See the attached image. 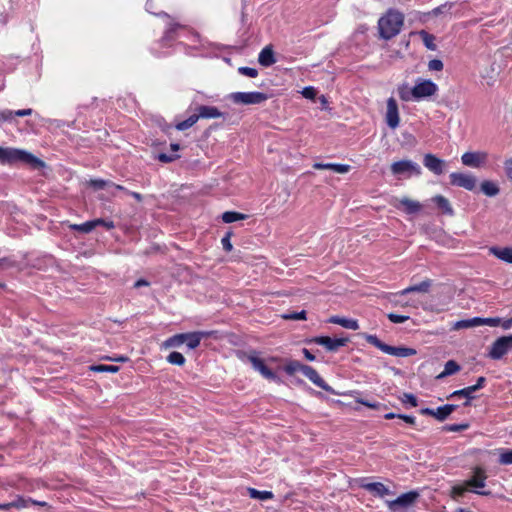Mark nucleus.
Returning <instances> with one entry per match:
<instances>
[{
    "label": "nucleus",
    "instance_id": "61",
    "mask_svg": "<svg viewBox=\"0 0 512 512\" xmlns=\"http://www.w3.org/2000/svg\"><path fill=\"white\" fill-rule=\"evenodd\" d=\"M397 418L402 419L403 421H405L406 423H408L410 425H415V423H416L415 417L410 416V415L400 414V415H397Z\"/></svg>",
    "mask_w": 512,
    "mask_h": 512
},
{
    "label": "nucleus",
    "instance_id": "59",
    "mask_svg": "<svg viewBox=\"0 0 512 512\" xmlns=\"http://www.w3.org/2000/svg\"><path fill=\"white\" fill-rule=\"evenodd\" d=\"M302 94L305 98L312 99L315 97L316 91L313 87H306L303 89Z\"/></svg>",
    "mask_w": 512,
    "mask_h": 512
},
{
    "label": "nucleus",
    "instance_id": "19",
    "mask_svg": "<svg viewBox=\"0 0 512 512\" xmlns=\"http://www.w3.org/2000/svg\"><path fill=\"white\" fill-rule=\"evenodd\" d=\"M475 393V389H473L472 386H468V387H465L463 389H460V390H456L454 392H452L449 396H448V399H454V398H458V397H464L466 400L465 402L463 403V405L465 407H468L471 405V400L474 399V394Z\"/></svg>",
    "mask_w": 512,
    "mask_h": 512
},
{
    "label": "nucleus",
    "instance_id": "58",
    "mask_svg": "<svg viewBox=\"0 0 512 512\" xmlns=\"http://www.w3.org/2000/svg\"><path fill=\"white\" fill-rule=\"evenodd\" d=\"M504 169L507 177L512 181V158L505 161Z\"/></svg>",
    "mask_w": 512,
    "mask_h": 512
},
{
    "label": "nucleus",
    "instance_id": "43",
    "mask_svg": "<svg viewBox=\"0 0 512 512\" xmlns=\"http://www.w3.org/2000/svg\"><path fill=\"white\" fill-rule=\"evenodd\" d=\"M91 370L94 371V372L116 373V372H118L119 367L115 366V365L99 364V365L92 366Z\"/></svg>",
    "mask_w": 512,
    "mask_h": 512
},
{
    "label": "nucleus",
    "instance_id": "38",
    "mask_svg": "<svg viewBox=\"0 0 512 512\" xmlns=\"http://www.w3.org/2000/svg\"><path fill=\"white\" fill-rule=\"evenodd\" d=\"M412 87H409L407 84H403L398 87V95L403 101H411L414 100V95H412Z\"/></svg>",
    "mask_w": 512,
    "mask_h": 512
},
{
    "label": "nucleus",
    "instance_id": "32",
    "mask_svg": "<svg viewBox=\"0 0 512 512\" xmlns=\"http://www.w3.org/2000/svg\"><path fill=\"white\" fill-rule=\"evenodd\" d=\"M480 188H481V191L486 196H489V197H494V196L498 195L500 192V189H499L497 183L490 181V180L483 181L481 183Z\"/></svg>",
    "mask_w": 512,
    "mask_h": 512
},
{
    "label": "nucleus",
    "instance_id": "51",
    "mask_svg": "<svg viewBox=\"0 0 512 512\" xmlns=\"http://www.w3.org/2000/svg\"><path fill=\"white\" fill-rule=\"evenodd\" d=\"M232 233L227 232L225 236L221 239L222 247L226 252H230L233 249L230 238Z\"/></svg>",
    "mask_w": 512,
    "mask_h": 512
},
{
    "label": "nucleus",
    "instance_id": "56",
    "mask_svg": "<svg viewBox=\"0 0 512 512\" xmlns=\"http://www.w3.org/2000/svg\"><path fill=\"white\" fill-rule=\"evenodd\" d=\"M466 491L467 490L465 487L457 485L452 488L451 492H452V496L454 498H456V497H463L465 495Z\"/></svg>",
    "mask_w": 512,
    "mask_h": 512
},
{
    "label": "nucleus",
    "instance_id": "22",
    "mask_svg": "<svg viewBox=\"0 0 512 512\" xmlns=\"http://www.w3.org/2000/svg\"><path fill=\"white\" fill-rule=\"evenodd\" d=\"M258 62L264 67H269L276 63L274 51L271 46H266L261 50L258 56Z\"/></svg>",
    "mask_w": 512,
    "mask_h": 512
},
{
    "label": "nucleus",
    "instance_id": "1",
    "mask_svg": "<svg viewBox=\"0 0 512 512\" xmlns=\"http://www.w3.org/2000/svg\"><path fill=\"white\" fill-rule=\"evenodd\" d=\"M0 162L3 164H15L21 162L29 165L35 170L45 167V162L33 154L25 150L10 147H0Z\"/></svg>",
    "mask_w": 512,
    "mask_h": 512
},
{
    "label": "nucleus",
    "instance_id": "8",
    "mask_svg": "<svg viewBox=\"0 0 512 512\" xmlns=\"http://www.w3.org/2000/svg\"><path fill=\"white\" fill-rule=\"evenodd\" d=\"M419 498L417 491H409L397 497L395 500L386 501L390 511L397 512L401 508H408L412 506Z\"/></svg>",
    "mask_w": 512,
    "mask_h": 512
},
{
    "label": "nucleus",
    "instance_id": "12",
    "mask_svg": "<svg viewBox=\"0 0 512 512\" xmlns=\"http://www.w3.org/2000/svg\"><path fill=\"white\" fill-rule=\"evenodd\" d=\"M391 171L394 175H402L405 173L421 174L420 166L411 160H402L394 162L391 165Z\"/></svg>",
    "mask_w": 512,
    "mask_h": 512
},
{
    "label": "nucleus",
    "instance_id": "25",
    "mask_svg": "<svg viewBox=\"0 0 512 512\" xmlns=\"http://www.w3.org/2000/svg\"><path fill=\"white\" fill-rule=\"evenodd\" d=\"M328 322L332 323V324H338L346 329H351V330H357L359 328V324H358L357 320H355V319H348V318L339 317V316H332L329 318Z\"/></svg>",
    "mask_w": 512,
    "mask_h": 512
},
{
    "label": "nucleus",
    "instance_id": "14",
    "mask_svg": "<svg viewBox=\"0 0 512 512\" xmlns=\"http://www.w3.org/2000/svg\"><path fill=\"white\" fill-rule=\"evenodd\" d=\"M423 165L436 175H441L446 167V162L436 155L428 153L423 158Z\"/></svg>",
    "mask_w": 512,
    "mask_h": 512
},
{
    "label": "nucleus",
    "instance_id": "5",
    "mask_svg": "<svg viewBox=\"0 0 512 512\" xmlns=\"http://www.w3.org/2000/svg\"><path fill=\"white\" fill-rule=\"evenodd\" d=\"M230 99L235 104L254 105L261 104L268 99L267 94L262 92H234L230 94Z\"/></svg>",
    "mask_w": 512,
    "mask_h": 512
},
{
    "label": "nucleus",
    "instance_id": "11",
    "mask_svg": "<svg viewBox=\"0 0 512 512\" xmlns=\"http://www.w3.org/2000/svg\"><path fill=\"white\" fill-rule=\"evenodd\" d=\"M487 157V153L483 151L466 152L461 156V161L467 167L479 168L486 163Z\"/></svg>",
    "mask_w": 512,
    "mask_h": 512
},
{
    "label": "nucleus",
    "instance_id": "53",
    "mask_svg": "<svg viewBox=\"0 0 512 512\" xmlns=\"http://www.w3.org/2000/svg\"><path fill=\"white\" fill-rule=\"evenodd\" d=\"M177 158H179V155H176V154L169 155L166 153H160L157 156V159L162 163H170V162H173L174 160H176Z\"/></svg>",
    "mask_w": 512,
    "mask_h": 512
},
{
    "label": "nucleus",
    "instance_id": "46",
    "mask_svg": "<svg viewBox=\"0 0 512 512\" xmlns=\"http://www.w3.org/2000/svg\"><path fill=\"white\" fill-rule=\"evenodd\" d=\"M469 424L461 423V424H449L443 427L445 431L449 432H460L468 429Z\"/></svg>",
    "mask_w": 512,
    "mask_h": 512
},
{
    "label": "nucleus",
    "instance_id": "60",
    "mask_svg": "<svg viewBox=\"0 0 512 512\" xmlns=\"http://www.w3.org/2000/svg\"><path fill=\"white\" fill-rule=\"evenodd\" d=\"M487 380L485 377L481 376L477 379L476 383L474 385H472L473 389H475V392L482 389L485 384H486Z\"/></svg>",
    "mask_w": 512,
    "mask_h": 512
},
{
    "label": "nucleus",
    "instance_id": "36",
    "mask_svg": "<svg viewBox=\"0 0 512 512\" xmlns=\"http://www.w3.org/2000/svg\"><path fill=\"white\" fill-rule=\"evenodd\" d=\"M248 494L253 499L268 500L273 498L271 491H259L255 488H248Z\"/></svg>",
    "mask_w": 512,
    "mask_h": 512
},
{
    "label": "nucleus",
    "instance_id": "33",
    "mask_svg": "<svg viewBox=\"0 0 512 512\" xmlns=\"http://www.w3.org/2000/svg\"><path fill=\"white\" fill-rule=\"evenodd\" d=\"M307 365L305 364H302L300 361H297V360H291L289 361L285 367H284V371L289 374V375H293L295 374L296 372H301L303 373L304 371V367H306Z\"/></svg>",
    "mask_w": 512,
    "mask_h": 512
},
{
    "label": "nucleus",
    "instance_id": "3",
    "mask_svg": "<svg viewBox=\"0 0 512 512\" xmlns=\"http://www.w3.org/2000/svg\"><path fill=\"white\" fill-rule=\"evenodd\" d=\"M362 337L371 345L381 350L383 353L396 357H409L416 354V350L408 347H395L382 342L376 335L362 334Z\"/></svg>",
    "mask_w": 512,
    "mask_h": 512
},
{
    "label": "nucleus",
    "instance_id": "63",
    "mask_svg": "<svg viewBox=\"0 0 512 512\" xmlns=\"http://www.w3.org/2000/svg\"><path fill=\"white\" fill-rule=\"evenodd\" d=\"M448 6H449V5H448L447 3H446V4H443V5H440V6H438V7L434 8V9L432 10V14H433L434 16H438V15H440L441 13H443V12L447 9V7H448Z\"/></svg>",
    "mask_w": 512,
    "mask_h": 512
},
{
    "label": "nucleus",
    "instance_id": "42",
    "mask_svg": "<svg viewBox=\"0 0 512 512\" xmlns=\"http://www.w3.org/2000/svg\"><path fill=\"white\" fill-rule=\"evenodd\" d=\"M180 24H170L169 28L165 31L164 36L162 37L163 42H169L175 39V33L177 29L181 28Z\"/></svg>",
    "mask_w": 512,
    "mask_h": 512
},
{
    "label": "nucleus",
    "instance_id": "55",
    "mask_svg": "<svg viewBox=\"0 0 512 512\" xmlns=\"http://www.w3.org/2000/svg\"><path fill=\"white\" fill-rule=\"evenodd\" d=\"M357 402L371 409H380L383 406L381 403L371 402L364 399H359Z\"/></svg>",
    "mask_w": 512,
    "mask_h": 512
},
{
    "label": "nucleus",
    "instance_id": "35",
    "mask_svg": "<svg viewBox=\"0 0 512 512\" xmlns=\"http://www.w3.org/2000/svg\"><path fill=\"white\" fill-rule=\"evenodd\" d=\"M248 216L235 211H226L222 214V220L224 223H232L239 220H245Z\"/></svg>",
    "mask_w": 512,
    "mask_h": 512
},
{
    "label": "nucleus",
    "instance_id": "39",
    "mask_svg": "<svg viewBox=\"0 0 512 512\" xmlns=\"http://www.w3.org/2000/svg\"><path fill=\"white\" fill-rule=\"evenodd\" d=\"M198 120H199V116H196V113L192 114L186 120L177 123L176 129L179 131H184V130L192 127Z\"/></svg>",
    "mask_w": 512,
    "mask_h": 512
},
{
    "label": "nucleus",
    "instance_id": "2",
    "mask_svg": "<svg viewBox=\"0 0 512 512\" xmlns=\"http://www.w3.org/2000/svg\"><path fill=\"white\" fill-rule=\"evenodd\" d=\"M404 24V15L397 11L390 9L378 21V29L380 37L385 40H390L401 31Z\"/></svg>",
    "mask_w": 512,
    "mask_h": 512
},
{
    "label": "nucleus",
    "instance_id": "41",
    "mask_svg": "<svg viewBox=\"0 0 512 512\" xmlns=\"http://www.w3.org/2000/svg\"><path fill=\"white\" fill-rule=\"evenodd\" d=\"M184 344V333L176 334L164 342L165 347H179Z\"/></svg>",
    "mask_w": 512,
    "mask_h": 512
},
{
    "label": "nucleus",
    "instance_id": "31",
    "mask_svg": "<svg viewBox=\"0 0 512 512\" xmlns=\"http://www.w3.org/2000/svg\"><path fill=\"white\" fill-rule=\"evenodd\" d=\"M461 369L460 365L454 361L449 360L445 363L444 370L436 377L437 379H443L447 376L453 375L459 372Z\"/></svg>",
    "mask_w": 512,
    "mask_h": 512
},
{
    "label": "nucleus",
    "instance_id": "20",
    "mask_svg": "<svg viewBox=\"0 0 512 512\" xmlns=\"http://www.w3.org/2000/svg\"><path fill=\"white\" fill-rule=\"evenodd\" d=\"M362 487L372 493L374 496L384 497L390 494V490L381 482H371L363 484Z\"/></svg>",
    "mask_w": 512,
    "mask_h": 512
},
{
    "label": "nucleus",
    "instance_id": "23",
    "mask_svg": "<svg viewBox=\"0 0 512 512\" xmlns=\"http://www.w3.org/2000/svg\"><path fill=\"white\" fill-rule=\"evenodd\" d=\"M487 476L482 468H476L475 475L466 481V485L472 488H484Z\"/></svg>",
    "mask_w": 512,
    "mask_h": 512
},
{
    "label": "nucleus",
    "instance_id": "62",
    "mask_svg": "<svg viewBox=\"0 0 512 512\" xmlns=\"http://www.w3.org/2000/svg\"><path fill=\"white\" fill-rule=\"evenodd\" d=\"M32 112H33V110L31 108H27V109H21V110L14 111V115L18 116V117H24V116L31 115Z\"/></svg>",
    "mask_w": 512,
    "mask_h": 512
},
{
    "label": "nucleus",
    "instance_id": "50",
    "mask_svg": "<svg viewBox=\"0 0 512 512\" xmlns=\"http://www.w3.org/2000/svg\"><path fill=\"white\" fill-rule=\"evenodd\" d=\"M443 67V62L440 59H432L428 63V69L430 71H442Z\"/></svg>",
    "mask_w": 512,
    "mask_h": 512
},
{
    "label": "nucleus",
    "instance_id": "54",
    "mask_svg": "<svg viewBox=\"0 0 512 512\" xmlns=\"http://www.w3.org/2000/svg\"><path fill=\"white\" fill-rule=\"evenodd\" d=\"M15 117L14 111L5 109L0 112V122L12 121Z\"/></svg>",
    "mask_w": 512,
    "mask_h": 512
},
{
    "label": "nucleus",
    "instance_id": "13",
    "mask_svg": "<svg viewBox=\"0 0 512 512\" xmlns=\"http://www.w3.org/2000/svg\"><path fill=\"white\" fill-rule=\"evenodd\" d=\"M386 123L391 129H395L399 126L400 117L398 111V104L393 97H390L387 100V110H386Z\"/></svg>",
    "mask_w": 512,
    "mask_h": 512
},
{
    "label": "nucleus",
    "instance_id": "16",
    "mask_svg": "<svg viewBox=\"0 0 512 512\" xmlns=\"http://www.w3.org/2000/svg\"><path fill=\"white\" fill-rule=\"evenodd\" d=\"M313 168L317 170H332L338 174L348 173L351 169L350 165L347 164H334V163H321L316 162L313 164Z\"/></svg>",
    "mask_w": 512,
    "mask_h": 512
},
{
    "label": "nucleus",
    "instance_id": "47",
    "mask_svg": "<svg viewBox=\"0 0 512 512\" xmlns=\"http://www.w3.org/2000/svg\"><path fill=\"white\" fill-rule=\"evenodd\" d=\"M238 72L241 75H244V76H247V77H250V78H255V77L258 76L257 69L251 68V67H246V66L239 67L238 68Z\"/></svg>",
    "mask_w": 512,
    "mask_h": 512
},
{
    "label": "nucleus",
    "instance_id": "37",
    "mask_svg": "<svg viewBox=\"0 0 512 512\" xmlns=\"http://www.w3.org/2000/svg\"><path fill=\"white\" fill-rule=\"evenodd\" d=\"M419 35L427 49L433 50V51L436 50L437 47L434 43L435 37L432 34L426 32L425 30H421L419 32Z\"/></svg>",
    "mask_w": 512,
    "mask_h": 512
},
{
    "label": "nucleus",
    "instance_id": "57",
    "mask_svg": "<svg viewBox=\"0 0 512 512\" xmlns=\"http://www.w3.org/2000/svg\"><path fill=\"white\" fill-rule=\"evenodd\" d=\"M483 321V325H488L491 327H496L501 323L500 318H481Z\"/></svg>",
    "mask_w": 512,
    "mask_h": 512
},
{
    "label": "nucleus",
    "instance_id": "34",
    "mask_svg": "<svg viewBox=\"0 0 512 512\" xmlns=\"http://www.w3.org/2000/svg\"><path fill=\"white\" fill-rule=\"evenodd\" d=\"M27 501L25 498L18 496L16 500L8 503H0V510H9L11 508H25Z\"/></svg>",
    "mask_w": 512,
    "mask_h": 512
},
{
    "label": "nucleus",
    "instance_id": "27",
    "mask_svg": "<svg viewBox=\"0 0 512 512\" xmlns=\"http://www.w3.org/2000/svg\"><path fill=\"white\" fill-rule=\"evenodd\" d=\"M432 201L436 204V206L447 215L452 216L454 214V210L447 198L442 195H436L432 198Z\"/></svg>",
    "mask_w": 512,
    "mask_h": 512
},
{
    "label": "nucleus",
    "instance_id": "45",
    "mask_svg": "<svg viewBox=\"0 0 512 512\" xmlns=\"http://www.w3.org/2000/svg\"><path fill=\"white\" fill-rule=\"evenodd\" d=\"M110 181L103 180V179H91L89 181V186H91L95 190L104 189L106 187H109Z\"/></svg>",
    "mask_w": 512,
    "mask_h": 512
},
{
    "label": "nucleus",
    "instance_id": "21",
    "mask_svg": "<svg viewBox=\"0 0 512 512\" xmlns=\"http://www.w3.org/2000/svg\"><path fill=\"white\" fill-rule=\"evenodd\" d=\"M206 335V332L201 331L184 333V343L189 349H195L199 346L202 338Z\"/></svg>",
    "mask_w": 512,
    "mask_h": 512
},
{
    "label": "nucleus",
    "instance_id": "29",
    "mask_svg": "<svg viewBox=\"0 0 512 512\" xmlns=\"http://www.w3.org/2000/svg\"><path fill=\"white\" fill-rule=\"evenodd\" d=\"M483 325V321L481 320V317H474L471 319H465L457 321L453 329L454 330H460V329H466V328H472Z\"/></svg>",
    "mask_w": 512,
    "mask_h": 512
},
{
    "label": "nucleus",
    "instance_id": "30",
    "mask_svg": "<svg viewBox=\"0 0 512 512\" xmlns=\"http://www.w3.org/2000/svg\"><path fill=\"white\" fill-rule=\"evenodd\" d=\"M457 408V405H454V404H446L444 406H441V407H438L436 410H435V414H434V417L438 420V421H444L448 418V416L454 412Z\"/></svg>",
    "mask_w": 512,
    "mask_h": 512
},
{
    "label": "nucleus",
    "instance_id": "7",
    "mask_svg": "<svg viewBox=\"0 0 512 512\" xmlns=\"http://www.w3.org/2000/svg\"><path fill=\"white\" fill-rule=\"evenodd\" d=\"M510 351H512V334L496 339L490 347L488 356L493 360H499Z\"/></svg>",
    "mask_w": 512,
    "mask_h": 512
},
{
    "label": "nucleus",
    "instance_id": "18",
    "mask_svg": "<svg viewBox=\"0 0 512 512\" xmlns=\"http://www.w3.org/2000/svg\"><path fill=\"white\" fill-rule=\"evenodd\" d=\"M196 116L204 119H212L222 117L223 113L219 111L217 107L201 105L197 108Z\"/></svg>",
    "mask_w": 512,
    "mask_h": 512
},
{
    "label": "nucleus",
    "instance_id": "52",
    "mask_svg": "<svg viewBox=\"0 0 512 512\" xmlns=\"http://www.w3.org/2000/svg\"><path fill=\"white\" fill-rule=\"evenodd\" d=\"M388 319L392 322V323H404L406 322L408 319H409V316H405V315H398V314H395V313H389L387 315Z\"/></svg>",
    "mask_w": 512,
    "mask_h": 512
},
{
    "label": "nucleus",
    "instance_id": "10",
    "mask_svg": "<svg viewBox=\"0 0 512 512\" xmlns=\"http://www.w3.org/2000/svg\"><path fill=\"white\" fill-rule=\"evenodd\" d=\"M450 184L472 191L476 187V178L471 174L453 172L449 175Z\"/></svg>",
    "mask_w": 512,
    "mask_h": 512
},
{
    "label": "nucleus",
    "instance_id": "40",
    "mask_svg": "<svg viewBox=\"0 0 512 512\" xmlns=\"http://www.w3.org/2000/svg\"><path fill=\"white\" fill-rule=\"evenodd\" d=\"M167 361L173 365L183 366L186 360L180 352L173 351L167 356Z\"/></svg>",
    "mask_w": 512,
    "mask_h": 512
},
{
    "label": "nucleus",
    "instance_id": "48",
    "mask_svg": "<svg viewBox=\"0 0 512 512\" xmlns=\"http://www.w3.org/2000/svg\"><path fill=\"white\" fill-rule=\"evenodd\" d=\"M283 318L286 320H305L306 319V311L302 310L300 312H292L289 314L283 315Z\"/></svg>",
    "mask_w": 512,
    "mask_h": 512
},
{
    "label": "nucleus",
    "instance_id": "28",
    "mask_svg": "<svg viewBox=\"0 0 512 512\" xmlns=\"http://www.w3.org/2000/svg\"><path fill=\"white\" fill-rule=\"evenodd\" d=\"M491 254L496 256L498 259L507 262L512 263V247H505V248H498V247H491L490 248Z\"/></svg>",
    "mask_w": 512,
    "mask_h": 512
},
{
    "label": "nucleus",
    "instance_id": "6",
    "mask_svg": "<svg viewBox=\"0 0 512 512\" xmlns=\"http://www.w3.org/2000/svg\"><path fill=\"white\" fill-rule=\"evenodd\" d=\"M246 361L249 362L255 371H258L265 379L279 382V377L270 368H268L263 359L258 356L256 351H252L246 356Z\"/></svg>",
    "mask_w": 512,
    "mask_h": 512
},
{
    "label": "nucleus",
    "instance_id": "17",
    "mask_svg": "<svg viewBox=\"0 0 512 512\" xmlns=\"http://www.w3.org/2000/svg\"><path fill=\"white\" fill-rule=\"evenodd\" d=\"M398 203H394L396 208H400V206L404 207V210L407 214H414L421 210V204L415 200H411L407 197L396 199Z\"/></svg>",
    "mask_w": 512,
    "mask_h": 512
},
{
    "label": "nucleus",
    "instance_id": "64",
    "mask_svg": "<svg viewBox=\"0 0 512 512\" xmlns=\"http://www.w3.org/2000/svg\"><path fill=\"white\" fill-rule=\"evenodd\" d=\"M303 354L308 361H314L315 356L306 348L303 349Z\"/></svg>",
    "mask_w": 512,
    "mask_h": 512
},
{
    "label": "nucleus",
    "instance_id": "15",
    "mask_svg": "<svg viewBox=\"0 0 512 512\" xmlns=\"http://www.w3.org/2000/svg\"><path fill=\"white\" fill-rule=\"evenodd\" d=\"M304 376H306L312 383H314L319 388L333 393V389L331 386H329L318 374V372L311 366L304 367V371L302 373Z\"/></svg>",
    "mask_w": 512,
    "mask_h": 512
},
{
    "label": "nucleus",
    "instance_id": "49",
    "mask_svg": "<svg viewBox=\"0 0 512 512\" xmlns=\"http://www.w3.org/2000/svg\"><path fill=\"white\" fill-rule=\"evenodd\" d=\"M400 399H401L402 403H408L412 407H416L418 405V400H417L416 396L411 393H404Z\"/></svg>",
    "mask_w": 512,
    "mask_h": 512
},
{
    "label": "nucleus",
    "instance_id": "26",
    "mask_svg": "<svg viewBox=\"0 0 512 512\" xmlns=\"http://www.w3.org/2000/svg\"><path fill=\"white\" fill-rule=\"evenodd\" d=\"M101 222H102L101 219H95V220L87 221L82 224H71L69 227L71 230H74V231H77V232H80L83 234H88L94 228L99 226V223H101Z\"/></svg>",
    "mask_w": 512,
    "mask_h": 512
},
{
    "label": "nucleus",
    "instance_id": "9",
    "mask_svg": "<svg viewBox=\"0 0 512 512\" xmlns=\"http://www.w3.org/2000/svg\"><path fill=\"white\" fill-rule=\"evenodd\" d=\"M312 343L325 347L327 351L336 352L340 347L346 346L348 338H331L329 336H317L311 339Z\"/></svg>",
    "mask_w": 512,
    "mask_h": 512
},
{
    "label": "nucleus",
    "instance_id": "4",
    "mask_svg": "<svg viewBox=\"0 0 512 512\" xmlns=\"http://www.w3.org/2000/svg\"><path fill=\"white\" fill-rule=\"evenodd\" d=\"M438 92V86L432 80L418 78L412 87V95L415 101L434 96Z\"/></svg>",
    "mask_w": 512,
    "mask_h": 512
},
{
    "label": "nucleus",
    "instance_id": "44",
    "mask_svg": "<svg viewBox=\"0 0 512 512\" xmlns=\"http://www.w3.org/2000/svg\"><path fill=\"white\" fill-rule=\"evenodd\" d=\"M499 463L502 465L512 464V449L503 450L500 453Z\"/></svg>",
    "mask_w": 512,
    "mask_h": 512
},
{
    "label": "nucleus",
    "instance_id": "24",
    "mask_svg": "<svg viewBox=\"0 0 512 512\" xmlns=\"http://www.w3.org/2000/svg\"><path fill=\"white\" fill-rule=\"evenodd\" d=\"M431 286H432V280L425 279L419 284H415V285H412V286H409V287L403 289L398 294L406 295V294H409L412 292L427 293Z\"/></svg>",
    "mask_w": 512,
    "mask_h": 512
}]
</instances>
